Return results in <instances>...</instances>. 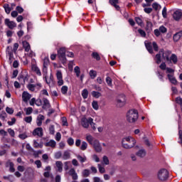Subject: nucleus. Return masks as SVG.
<instances>
[{
	"mask_svg": "<svg viewBox=\"0 0 182 182\" xmlns=\"http://www.w3.org/2000/svg\"><path fill=\"white\" fill-rule=\"evenodd\" d=\"M46 147H55L56 146V141L55 140L51 139L48 142L45 144Z\"/></svg>",
	"mask_w": 182,
	"mask_h": 182,
	"instance_id": "4be33fe9",
	"label": "nucleus"
},
{
	"mask_svg": "<svg viewBox=\"0 0 182 182\" xmlns=\"http://www.w3.org/2000/svg\"><path fill=\"white\" fill-rule=\"evenodd\" d=\"M102 160H103V163H104V164H105V166H109V158L107 156H104L102 157Z\"/></svg>",
	"mask_w": 182,
	"mask_h": 182,
	"instance_id": "8fccbe9b",
	"label": "nucleus"
},
{
	"mask_svg": "<svg viewBox=\"0 0 182 182\" xmlns=\"http://www.w3.org/2000/svg\"><path fill=\"white\" fill-rule=\"evenodd\" d=\"M126 105V96L119 95L117 99V106L118 107H123Z\"/></svg>",
	"mask_w": 182,
	"mask_h": 182,
	"instance_id": "39448f33",
	"label": "nucleus"
},
{
	"mask_svg": "<svg viewBox=\"0 0 182 182\" xmlns=\"http://www.w3.org/2000/svg\"><path fill=\"white\" fill-rule=\"evenodd\" d=\"M74 72L75 73H76L77 77H79V76H80V68H79V66L75 67Z\"/></svg>",
	"mask_w": 182,
	"mask_h": 182,
	"instance_id": "79ce46f5",
	"label": "nucleus"
},
{
	"mask_svg": "<svg viewBox=\"0 0 182 182\" xmlns=\"http://www.w3.org/2000/svg\"><path fill=\"white\" fill-rule=\"evenodd\" d=\"M25 111H26V114L27 116H29V114H32V112H33V109L29 107L28 108H25Z\"/></svg>",
	"mask_w": 182,
	"mask_h": 182,
	"instance_id": "37998d69",
	"label": "nucleus"
},
{
	"mask_svg": "<svg viewBox=\"0 0 182 182\" xmlns=\"http://www.w3.org/2000/svg\"><path fill=\"white\" fill-rule=\"evenodd\" d=\"M182 36V31L176 33L173 35V41L174 42H178L180 41V38Z\"/></svg>",
	"mask_w": 182,
	"mask_h": 182,
	"instance_id": "5701e85b",
	"label": "nucleus"
},
{
	"mask_svg": "<svg viewBox=\"0 0 182 182\" xmlns=\"http://www.w3.org/2000/svg\"><path fill=\"white\" fill-rule=\"evenodd\" d=\"M92 146H93L97 153H100V151H102V146H100V142H99V140L95 139Z\"/></svg>",
	"mask_w": 182,
	"mask_h": 182,
	"instance_id": "423d86ee",
	"label": "nucleus"
},
{
	"mask_svg": "<svg viewBox=\"0 0 182 182\" xmlns=\"http://www.w3.org/2000/svg\"><path fill=\"white\" fill-rule=\"evenodd\" d=\"M182 12L181 10H176L173 14V18L175 21H178L181 19Z\"/></svg>",
	"mask_w": 182,
	"mask_h": 182,
	"instance_id": "9d476101",
	"label": "nucleus"
},
{
	"mask_svg": "<svg viewBox=\"0 0 182 182\" xmlns=\"http://www.w3.org/2000/svg\"><path fill=\"white\" fill-rule=\"evenodd\" d=\"M6 117H7L6 112L3 111L0 113V118L2 119V120H5Z\"/></svg>",
	"mask_w": 182,
	"mask_h": 182,
	"instance_id": "864d4df0",
	"label": "nucleus"
},
{
	"mask_svg": "<svg viewBox=\"0 0 182 182\" xmlns=\"http://www.w3.org/2000/svg\"><path fill=\"white\" fill-rule=\"evenodd\" d=\"M163 53V49L160 50L159 53L156 55L155 58H156V63H157V65H160V63H161V55Z\"/></svg>",
	"mask_w": 182,
	"mask_h": 182,
	"instance_id": "2eb2a0df",
	"label": "nucleus"
},
{
	"mask_svg": "<svg viewBox=\"0 0 182 182\" xmlns=\"http://www.w3.org/2000/svg\"><path fill=\"white\" fill-rule=\"evenodd\" d=\"M6 113H8L9 114H14V109L9 107H7L6 108Z\"/></svg>",
	"mask_w": 182,
	"mask_h": 182,
	"instance_id": "4d7b16f0",
	"label": "nucleus"
},
{
	"mask_svg": "<svg viewBox=\"0 0 182 182\" xmlns=\"http://www.w3.org/2000/svg\"><path fill=\"white\" fill-rule=\"evenodd\" d=\"M156 75L161 82H164V74L159 70L156 71Z\"/></svg>",
	"mask_w": 182,
	"mask_h": 182,
	"instance_id": "7c9ffc66",
	"label": "nucleus"
},
{
	"mask_svg": "<svg viewBox=\"0 0 182 182\" xmlns=\"http://www.w3.org/2000/svg\"><path fill=\"white\" fill-rule=\"evenodd\" d=\"M66 56L68 58H73L74 54L72 52L66 53V49L65 48H61L58 50V58L63 65H66V62H68Z\"/></svg>",
	"mask_w": 182,
	"mask_h": 182,
	"instance_id": "f257e3e1",
	"label": "nucleus"
},
{
	"mask_svg": "<svg viewBox=\"0 0 182 182\" xmlns=\"http://www.w3.org/2000/svg\"><path fill=\"white\" fill-rule=\"evenodd\" d=\"M135 21L136 22V23L138 25H141V23H143V20H141V18H140V17H136Z\"/></svg>",
	"mask_w": 182,
	"mask_h": 182,
	"instance_id": "69168bd1",
	"label": "nucleus"
},
{
	"mask_svg": "<svg viewBox=\"0 0 182 182\" xmlns=\"http://www.w3.org/2000/svg\"><path fill=\"white\" fill-rule=\"evenodd\" d=\"M32 70H33V72H36V75H38V76L42 75V73H41V70L36 65L32 66Z\"/></svg>",
	"mask_w": 182,
	"mask_h": 182,
	"instance_id": "c85d7f7f",
	"label": "nucleus"
},
{
	"mask_svg": "<svg viewBox=\"0 0 182 182\" xmlns=\"http://www.w3.org/2000/svg\"><path fill=\"white\" fill-rule=\"evenodd\" d=\"M122 146L124 149H132L136 146V139L132 136H127L122 139Z\"/></svg>",
	"mask_w": 182,
	"mask_h": 182,
	"instance_id": "f03ea898",
	"label": "nucleus"
},
{
	"mask_svg": "<svg viewBox=\"0 0 182 182\" xmlns=\"http://www.w3.org/2000/svg\"><path fill=\"white\" fill-rule=\"evenodd\" d=\"M161 53L163 59H166V60L168 62V60H170V55H171V51L166 50L164 52V50H163V52Z\"/></svg>",
	"mask_w": 182,
	"mask_h": 182,
	"instance_id": "4468645a",
	"label": "nucleus"
},
{
	"mask_svg": "<svg viewBox=\"0 0 182 182\" xmlns=\"http://www.w3.org/2000/svg\"><path fill=\"white\" fill-rule=\"evenodd\" d=\"M48 65H49V59L46 58L43 60V72H46V73H47L48 72V68H46L48 66Z\"/></svg>",
	"mask_w": 182,
	"mask_h": 182,
	"instance_id": "a878e982",
	"label": "nucleus"
},
{
	"mask_svg": "<svg viewBox=\"0 0 182 182\" xmlns=\"http://www.w3.org/2000/svg\"><path fill=\"white\" fill-rule=\"evenodd\" d=\"M27 87L28 90H31V92H35V87H36V85L33 84H28Z\"/></svg>",
	"mask_w": 182,
	"mask_h": 182,
	"instance_id": "de8ad7c7",
	"label": "nucleus"
},
{
	"mask_svg": "<svg viewBox=\"0 0 182 182\" xmlns=\"http://www.w3.org/2000/svg\"><path fill=\"white\" fill-rule=\"evenodd\" d=\"M4 9L5 10L6 14H11V11H12V9L9 7V4H5L4 5Z\"/></svg>",
	"mask_w": 182,
	"mask_h": 182,
	"instance_id": "473e14b6",
	"label": "nucleus"
},
{
	"mask_svg": "<svg viewBox=\"0 0 182 182\" xmlns=\"http://www.w3.org/2000/svg\"><path fill=\"white\" fill-rule=\"evenodd\" d=\"M170 60H172L173 63H174V65H176V63H177V62L178 60L177 58V55L176 54H172L171 55Z\"/></svg>",
	"mask_w": 182,
	"mask_h": 182,
	"instance_id": "c9c22d12",
	"label": "nucleus"
},
{
	"mask_svg": "<svg viewBox=\"0 0 182 182\" xmlns=\"http://www.w3.org/2000/svg\"><path fill=\"white\" fill-rule=\"evenodd\" d=\"M68 87L66 85H64L61 87V93L63 95H66L68 93Z\"/></svg>",
	"mask_w": 182,
	"mask_h": 182,
	"instance_id": "a18cd8bd",
	"label": "nucleus"
},
{
	"mask_svg": "<svg viewBox=\"0 0 182 182\" xmlns=\"http://www.w3.org/2000/svg\"><path fill=\"white\" fill-rule=\"evenodd\" d=\"M43 109H50V102L47 98L43 99Z\"/></svg>",
	"mask_w": 182,
	"mask_h": 182,
	"instance_id": "dca6fc26",
	"label": "nucleus"
},
{
	"mask_svg": "<svg viewBox=\"0 0 182 182\" xmlns=\"http://www.w3.org/2000/svg\"><path fill=\"white\" fill-rule=\"evenodd\" d=\"M67 143L69 146H73V144H75V140L73 139V138L70 137L67 140Z\"/></svg>",
	"mask_w": 182,
	"mask_h": 182,
	"instance_id": "09e8293b",
	"label": "nucleus"
},
{
	"mask_svg": "<svg viewBox=\"0 0 182 182\" xmlns=\"http://www.w3.org/2000/svg\"><path fill=\"white\" fill-rule=\"evenodd\" d=\"M49 132H50V134H55V126L51 125L49 127Z\"/></svg>",
	"mask_w": 182,
	"mask_h": 182,
	"instance_id": "0e129e2a",
	"label": "nucleus"
},
{
	"mask_svg": "<svg viewBox=\"0 0 182 182\" xmlns=\"http://www.w3.org/2000/svg\"><path fill=\"white\" fill-rule=\"evenodd\" d=\"M91 56L92 58H93V59H96L97 60H100V55L97 52H93Z\"/></svg>",
	"mask_w": 182,
	"mask_h": 182,
	"instance_id": "58836bf2",
	"label": "nucleus"
},
{
	"mask_svg": "<svg viewBox=\"0 0 182 182\" xmlns=\"http://www.w3.org/2000/svg\"><path fill=\"white\" fill-rule=\"evenodd\" d=\"M9 171L11 173H15V168H14V163H11V162H9Z\"/></svg>",
	"mask_w": 182,
	"mask_h": 182,
	"instance_id": "49530a36",
	"label": "nucleus"
},
{
	"mask_svg": "<svg viewBox=\"0 0 182 182\" xmlns=\"http://www.w3.org/2000/svg\"><path fill=\"white\" fill-rule=\"evenodd\" d=\"M152 8L154 9H155V11H159V9H161V6L160 5H159V4H157V3H154L152 4Z\"/></svg>",
	"mask_w": 182,
	"mask_h": 182,
	"instance_id": "603ef678",
	"label": "nucleus"
},
{
	"mask_svg": "<svg viewBox=\"0 0 182 182\" xmlns=\"http://www.w3.org/2000/svg\"><path fill=\"white\" fill-rule=\"evenodd\" d=\"M146 31H151L153 29V23H151V21L146 20Z\"/></svg>",
	"mask_w": 182,
	"mask_h": 182,
	"instance_id": "c756f323",
	"label": "nucleus"
},
{
	"mask_svg": "<svg viewBox=\"0 0 182 182\" xmlns=\"http://www.w3.org/2000/svg\"><path fill=\"white\" fill-rule=\"evenodd\" d=\"M23 43V48H24L26 52H29L31 50V45L28 41H24L22 42Z\"/></svg>",
	"mask_w": 182,
	"mask_h": 182,
	"instance_id": "412c9836",
	"label": "nucleus"
},
{
	"mask_svg": "<svg viewBox=\"0 0 182 182\" xmlns=\"http://www.w3.org/2000/svg\"><path fill=\"white\" fill-rule=\"evenodd\" d=\"M167 77H168V79L169 82L172 85H177V80L174 77V74H168Z\"/></svg>",
	"mask_w": 182,
	"mask_h": 182,
	"instance_id": "ddd939ff",
	"label": "nucleus"
},
{
	"mask_svg": "<svg viewBox=\"0 0 182 182\" xmlns=\"http://www.w3.org/2000/svg\"><path fill=\"white\" fill-rule=\"evenodd\" d=\"M136 155L138 157H145L146 156V151L144 149H140L138 152H136Z\"/></svg>",
	"mask_w": 182,
	"mask_h": 182,
	"instance_id": "b1692460",
	"label": "nucleus"
},
{
	"mask_svg": "<svg viewBox=\"0 0 182 182\" xmlns=\"http://www.w3.org/2000/svg\"><path fill=\"white\" fill-rule=\"evenodd\" d=\"M86 140L91 146L93 144V141H95V138L92 137V135L88 134L86 136Z\"/></svg>",
	"mask_w": 182,
	"mask_h": 182,
	"instance_id": "393cba45",
	"label": "nucleus"
},
{
	"mask_svg": "<svg viewBox=\"0 0 182 182\" xmlns=\"http://www.w3.org/2000/svg\"><path fill=\"white\" fill-rule=\"evenodd\" d=\"M92 106L95 110H99V104L97 103V101H93L92 102Z\"/></svg>",
	"mask_w": 182,
	"mask_h": 182,
	"instance_id": "c03bdc74",
	"label": "nucleus"
},
{
	"mask_svg": "<svg viewBox=\"0 0 182 182\" xmlns=\"http://www.w3.org/2000/svg\"><path fill=\"white\" fill-rule=\"evenodd\" d=\"M176 102L178 105H180L181 106H182V98L180 97H177L176 98Z\"/></svg>",
	"mask_w": 182,
	"mask_h": 182,
	"instance_id": "338daca9",
	"label": "nucleus"
},
{
	"mask_svg": "<svg viewBox=\"0 0 182 182\" xmlns=\"http://www.w3.org/2000/svg\"><path fill=\"white\" fill-rule=\"evenodd\" d=\"M56 76L58 79V86H62L63 85V77L62 75V71L58 70L56 73Z\"/></svg>",
	"mask_w": 182,
	"mask_h": 182,
	"instance_id": "6e6552de",
	"label": "nucleus"
},
{
	"mask_svg": "<svg viewBox=\"0 0 182 182\" xmlns=\"http://www.w3.org/2000/svg\"><path fill=\"white\" fill-rule=\"evenodd\" d=\"M97 166H98L99 171L100 173H101V174H103V173H106V169H105V167L102 166L100 164H99Z\"/></svg>",
	"mask_w": 182,
	"mask_h": 182,
	"instance_id": "3c124183",
	"label": "nucleus"
},
{
	"mask_svg": "<svg viewBox=\"0 0 182 182\" xmlns=\"http://www.w3.org/2000/svg\"><path fill=\"white\" fill-rule=\"evenodd\" d=\"M162 16L164 18H167V8L166 7H164L162 10Z\"/></svg>",
	"mask_w": 182,
	"mask_h": 182,
	"instance_id": "13d9d810",
	"label": "nucleus"
},
{
	"mask_svg": "<svg viewBox=\"0 0 182 182\" xmlns=\"http://www.w3.org/2000/svg\"><path fill=\"white\" fill-rule=\"evenodd\" d=\"M24 122H26V123H31L32 122V117L31 116L26 117L24 118Z\"/></svg>",
	"mask_w": 182,
	"mask_h": 182,
	"instance_id": "052dcab7",
	"label": "nucleus"
},
{
	"mask_svg": "<svg viewBox=\"0 0 182 182\" xmlns=\"http://www.w3.org/2000/svg\"><path fill=\"white\" fill-rule=\"evenodd\" d=\"M4 23L8 26L9 29H14V28H16V23L14 21H11L9 18H6L4 20Z\"/></svg>",
	"mask_w": 182,
	"mask_h": 182,
	"instance_id": "0eeeda50",
	"label": "nucleus"
},
{
	"mask_svg": "<svg viewBox=\"0 0 182 182\" xmlns=\"http://www.w3.org/2000/svg\"><path fill=\"white\" fill-rule=\"evenodd\" d=\"M106 82H107L108 86H112V78L110 77H106Z\"/></svg>",
	"mask_w": 182,
	"mask_h": 182,
	"instance_id": "774afa93",
	"label": "nucleus"
},
{
	"mask_svg": "<svg viewBox=\"0 0 182 182\" xmlns=\"http://www.w3.org/2000/svg\"><path fill=\"white\" fill-rule=\"evenodd\" d=\"M138 32L142 38H146V31L142 29H138Z\"/></svg>",
	"mask_w": 182,
	"mask_h": 182,
	"instance_id": "6e6d98bb",
	"label": "nucleus"
},
{
	"mask_svg": "<svg viewBox=\"0 0 182 182\" xmlns=\"http://www.w3.org/2000/svg\"><path fill=\"white\" fill-rule=\"evenodd\" d=\"M81 124L82 127L85 129H87L89 127V124H90V117L87 119L86 117H83L81 119Z\"/></svg>",
	"mask_w": 182,
	"mask_h": 182,
	"instance_id": "9b49d317",
	"label": "nucleus"
},
{
	"mask_svg": "<svg viewBox=\"0 0 182 182\" xmlns=\"http://www.w3.org/2000/svg\"><path fill=\"white\" fill-rule=\"evenodd\" d=\"M82 177H89L90 176V171L89 169H84L82 172Z\"/></svg>",
	"mask_w": 182,
	"mask_h": 182,
	"instance_id": "f704fd0d",
	"label": "nucleus"
},
{
	"mask_svg": "<svg viewBox=\"0 0 182 182\" xmlns=\"http://www.w3.org/2000/svg\"><path fill=\"white\" fill-rule=\"evenodd\" d=\"M22 99L23 100L26 102H28V100H29V99H31V95L29 93H28V92H23L22 94Z\"/></svg>",
	"mask_w": 182,
	"mask_h": 182,
	"instance_id": "aec40b11",
	"label": "nucleus"
},
{
	"mask_svg": "<svg viewBox=\"0 0 182 182\" xmlns=\"http://www.w3.org/2000/svg\"><path fill=\"white\" fill-rule=\"evenodd\" d=\"M62 159L63 160H68V159H70V152H69V151H64Z\"/></svg>",
	"mask_w": 182,
	"mask_h": 182,
	"instance_id": "cd10ccee",
	"label": "nucleus"
},
{
	"mask_svg": "<svg viewBox=\"0 0 182 182\" xmlns=\"http://www.w3.org/2000/svg\"><path fill=\"white\" fill-rule=\"evenodd\" d=\"M68 174L72 177L73 180H77L78 176L75 168H70V171H68Z\"/></svg>",
	"mask_w": 182,
	"mask_h": 182,
	"instance_id": "f8f14e48",
	"label": "nucleus"
},
{
	"mask_svg": "<svg viewBox=\"0 0 182 182\" xmlns=\"http://www.w3.org/2000/svg\"><path fill=\"white\" fill-rule=\"evenodd\" d=\"M92 96L93 97H95L96 99H99V97H100V96H102V93L97 92V91H92Z\"/></svg>",
	"mask_w": 182,
	"mask_h": 182,
	"instance_id": "4c0bfd02",
	"label": "nucleus"
},
{
	"mask_svg": "<svg viewBox=\"0 0 182 182\" xmlns=\"http://www.w3.org/2000/svg\"><path fill=\"white\" fill-rule=\"evenodd\" d=\"M77 160H79V161H80V163H85L87 160V158H86V156H82L80 155H77Z\"/></svg>",
	"mask_w": 182,
	"mask_h": 182,
	"instance_id": "e433bc0d",
	"label": "nucleus"
},
{
	"mask_svg": "<svg viewBox=\"0 0 182 182\" xmlns=\"http://www.w3.org/2000/svg\"><path fill=\"white\" fill-rule=\"evenodd\" d=\"M109 4H112V6H114L117 11H120V6L117 5V4H119V0H109Z\"/></svg>",
	"mask_w": 182,
	"mask_h": 182,
	"instance_id": "f3484780",
	"label": "nucleus"
},
{
	"mask_svg": "<svg viewBox=\"0 0 182 182\" xmlns=\"http://www.w3.org/2000/svg\"><path fill=\"white\" fill-rule=\"evenodd\" d=\"M82 96L83 99H87V96H89V91H87V89H84L82 91Z\"/></svg>",
	"mask_w": 182,
	"mask_h": 182,
	"instance_id": "ea45409f",
	"label": "nucleus"
},
{
	"mask_svg": "<svg viewBox=\"0 0 182 182\" xmlns=\"http://www.w3.org/2000/svg\"><path fill=\"white\" fill-rule=\"evenodd\" d=\"M90 124L92 129H93L94 130H96V127H95V123L93 122V119H92V117H90Z\"/></svg>",
	"mask_w": 182,
	"mask_h": 182,
	"instance_id": "680f3d73",
	"label": "nucleus"
},
{
	"mask_svg": "<svg viewBox=\"0 0 182 182\" xmlns=\"http://www.w3.org/2000/svg\"><path fill=\"white\" fill-rule=\"evenodd\" d=\"M44 79H45L47 85H50V83H52V82H53V75L52 74H50L49 78H48V77L46 75H45Z\"/></svg>",
	"mask_w": 182,
	"mask_h": 182,
	"instance_id": "bb28decb",
	"label": "nucleus"
},
{
	"mask_svg": "<svg viewBox=\"0 0 182 182\" xmlns=\"http://www.w3.org/2000/svg\"><path fill=\"white\" fill-rule=\"evenodd\" d=\"M90 76L91 79H95L97 76V73L95 70H91L90 71Z\"/></svg>",
	"mask_w": 182,
	"mask_h": 182,
	"instance_id": "a19ab883",
	"label": "nucleus"
},
{
	"mask_svg": "<svg viewBox=\"0 0 182 182\" xmlns=\"http://www.w3.org/2000/svg\"><path fill=\"white\" fill-rule=\"evenodd\" d=\"M18 80L20 83V85H22L23 82V74H20L18 77Z\"/></svg>",
	"mask_w": 182,
	"mask_h": 182,
	"instance_id": "bf43d9fd",
	"label": "nucleus"
},
{
	"mask_svg": "<svg viewBox=\"0 0 182 182\" xmlns=\"http://www.w3.org/2000/svg\"><path fill=\"white\" fill-rule=\"evenodd\" d=\"M145 46L150 53H153V46H151V43H145Z\"/></svg>",
	"mask_w": 182,
	"mask_h": 182,
	"instance_id": "2f4dec72",
	"label": "nucleus"
},
{
	"mask_svg": "<svg viewBox=\"0 0 182 182\" xmlns=\"http://www.w3.org/2000/svg\"><path fill=\"white\" fill-rule=\"evenodd\" d=\"M80 149L82 151H85L87 149V142L86 141H82L81 143V146H80Z\"/></svg>",
	"mask_w": 182,
	"mask_h": 182,
	"instance_id": "72a5a7b5",
	"label": "nucleus"
},
{
	"mask_svg": "<svg viewBox=\"0 0 182 182\" xmlns=\"http://www.w3.org/2000/svg\"><path fill=\"white\" fill-rule=\"evenodd\" d=\"M62 122H63V126H68V119H66L65 117H63L61 118Z\"/></svg>",
	"mask_w": 182,
	"mask_h": 182,
	"instance_id": "e2e57ef3",
	"label": "nucleus"
},
{
	"mask_svg": "<svg viewBox=\"0 0 182 182\" xmlns=\"http://www.w3.org/2000/svg\"><path fill=\"white\" fill-rule=\"evenodd\" d=\"M33 135L42 137V136H43V129H42V127H38L35 129L33 132Z\"/></svg>",
	"mask_w": 182,
	"mask_h": 182,
	"instance_id": "1a4fd4ad",
	"label": "nucleus"
},
{
	"mask_svg": "<svg viewBox=\"0 0 182 182\" xmlns=\"http://www.w3.org/2000/svg\"><path fill=\"white\" fill-rule=\"evenodd\" d=\"M56 167L58 168V171L59 173H62L63 171V164L60 161H58L55 162Z\"/></svg>",
	"mask_w": 182,
	"mask_h": 182,
	"instance_id": "a211bd4d",
	"label": "nucleus"
},
{
	"mask_svg": "<svg viewBox=\"0 0 182 182\" xmlns=\"http://www.w3.org/2000/svg\"><path fill=\"white\" fill-rule=\"evenodd\" d=\"M157 178L160 181H166L168 178V171L166 168H162L159 171Z\"/></svg>",
	"mask_w": 182,
	"mask_h": 182,
	"instance_id": "20e7f679",
	"label": "nucleus"
},
{
	"mask_svg": "<svg viewBox=\"0 0 182 182\" xmlns=\"http://www.w3.org/2000/svg\"><path fill=\"white\" fill-rule=\"evenodd\" d=\"M159 31H161V33H166L167 32V28L164 27V26H161L159 28Z\"/></svg>",
	"mask_w": 182,
	"mask_h": 182,
	"instance_id": "5fc2aeb1",
	"label": "nucleus"
},
{
	"mask_svg": "<svg viewBox=\"0 0 182 182\" xmlns=\"http://www.w3.org/2000/svg\"><path fill=\"white\" fill-rule=\"evenodd\" d=\"M139 119V112L136 109H131L127 114V120L129 123H135Z\"/></svg>",
	"mask_w": 182,
	"mask_h": 182,
	"instance_id": "7ed1b4c3",
	"label": "nucleus"
},
{
	"mask_svg": "<svg viewBox=\"0 0 182 182\" xmlns=\"http://www.w3.org/2000/svg\"><path fill=\"white\" fill-rule=\"evenodd\" d=\"M43 120H45V116L42 115V114H39L37 117V126L41 127L42 126V122H43Z\"/></svg>",
	"mask_w": 182,
	"mask_h": 182,
	"instance_id": "6ab92c4d",
	"label": "nucleus"
}]
</instances>
